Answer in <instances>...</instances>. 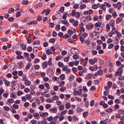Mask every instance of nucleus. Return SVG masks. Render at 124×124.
I'll use <instances>...</instances> for the list:
<instances>
[{
  "label": "nucleus",
  "mask_w": 124,
  "mask_h": 124,
  "mask_svg": "<svg viewBox=\"0 0 124 124\" xmlns=\"http://www.w3.org/2000/svg\"><path fill=\"white\" fill-rule=\"evenodd\" d=\"M71 16H75L76 18H78L80 17V13L79 12H76V10H73L71 12Z\"/></svg>",
  "instance_id": "obj_1"
},
{
  "label": "nucleus",
  "mask_w": 124,
  "mask_h": 124,
  "mask_svg": "<svg viewBox=\"0 0 124 124\" xmlns=\"http://www.w3.org/2000/svg\"><path fill=\"white\" fill-rule=\"evenodd\" d=\"M40 116L41 117H43V118H45V117L48 115V114L47 112H43L40 111L39 112Z\"/></svg>",
  "instance_id": "obj_2"
},
{
  "label": "nucleus",
  "mask_w": 124,
  "mask_h": 124,
  "mask_svg": "<svg viewBox=\"0 0 124 124\" xmlns=\"http://www.w3.org/2000/svg\"><path fill=\"white\" fill-rule=\"evenodd\" d=\"M93 27V24L92 23H88L86 26V28L88 30L92 29Z\"/></svg>",
  "instance_id": "obj_3"
},
{
  "label": "nucleus",
  "mask_w": 124,
  "mask_h": 124,
  "mask_svg": "<svg viewBox=\"0 0 124 124\" xmlns=\"http://www.w3.org/2000/svg\"><path fill=\"white\" fill-rule=\"evenodd\" d=\"M122 5L121 3L118 2L116 4H113V6L114 8H117L119 9L121 8Z\"/></svg>",
  "instance_id": "obj_4"
},
{
  "label": "nucleus",
  "mask_w": 124,
  "mask_h": 124,
  "mask_svg": "<svg viewBox=\"0 0 124 124\" xmlns=\"http://www.w3.org/2000/svg\"><path fill=\"white\" fill-rule=\"evenodd\" d=\"M97 61V59L96 58H94L93 60L90 59L89 60V62L91 64L93 65Z\"/></svg>",
  "instance_id": "obj_5"
},
{
  "label": "nucleus",
  "mask_w": 124,
  "mask_h": 124,
  "mask_svg": "<svg viewBox=\"0 0 124 124\" xmlns=\"http://www.w3.org/2000/svg\"><path fill=\"white\" fill-rule=\"evenodd\" d=\"M24 66L23 64L22 61L19 62L17 64V66L19 69H21Z\"/></svg>",
  "instance_id": "obj_6"
},
{
  "label": "nucleus",
  "mask_w": 124,
  "mask_h": 124,
  "mask_svg": "<svg viewBox=\"0 0 124 124\" xmlns=\"http://www.w3.org/2000/svg\"><path fill=\"white\" fill-rule=\"evenodd\" d=\"M70 52L72 54H77L78 52V50L77 49L74 48H72L70 50Z\"/></svg>",
  "instance_id": "obj_7"
},
{
  "label": "nucleus",
  "mask_w": 124,
  "mask_h": 124,
  "mask_svg": "<svg viewBox=\"0 0 124 124\" xmlns=\"http://www.w3.org/2000/svg\"><path fill=\"white\" fill-rule=\"evenodd\" d=\"M50 111L53 113H56L57 111V108L56 107H54L51 108L49 109Z\"/></svg>",
  "instance_id": "obj_8"
},
{
  "label": "nucleus",
  "mask_w": 124,
  "mask_h": 124,
  "mask_svg": "<svg viewBox=\"0 0 124 124\" xmlns=\"http://www.w3.org/2000/svg\"><path fill=\"white\" fill-rule=\"evenodd\" d=\"M93 12V11L92 10L90 9L88 11H84V14L85 15H86L88 14H91Z\"/></svg>",
  "instance_id": "obj_9"
},
{
  "label": "nucleus",
  "mask_w": 124,
  "mask_h": 124,
  "mask_svg": "<svg viewBox=\"0 0 124 124\" xmlns=\"http://www.w3.org/2000/svg\"><path fill=\"white\" fill-rule=\"evenodd\" d=\"M42 66L43 69H44L47 68L48 64L46 61L44 62L42 64Z\"/></svg>",
  "instance_id": "obj_10"
},
{
  "label": "nucleus",
  "mask_w": 124,
  "mask_h": 124,
  "mask_svg": "<svg viewBox=\"0 0 124 124\" xmlns=\"http://www.w3.org/2000/svg\"><path fill=\"white\" fill-rule=\"evenodd\" d=\"M115 22V20L113 19L110 20L109 22V23L112 28L114 27Z\"/></svg>",
  "instance_id": "obj_11"
},
{
  "label": "nucleus",
  "mask_w": 124,
  "mask_h": 124,
  "mask_svg": "<svg viewBox=\"0 0 124 124\" xmlns=\"http://www.w3.org/2000/svg\"><path fill=\"white\" fill-rule=\"evenodd\" d=\"M62 23L65 24L67 26H68L69 25V23L68 22L67 20H62Z\"/></svg>",
  "instance_id": "obj_12"
},
{
  "label": "nucleus",
  "mask_w": 124,
  "mask_h": 124,
  "mask_svg": "<svg viewBox=\"0 0 124 124\" xmlns=\"http://www.w3.org/2000/svg\"><path fill=\"white\" fill-rule=\"evenodd\" d=\"M3 80L6 86H9L10 85V83L9 81L5 78H4Z\"/></svg>",
  "instance_id": "obj_13"
},
{
  "label": "nucleus",
  "mask_w": 124,
  "mask_h": 124,
  "mask_svg": "<svg viewBox=\"0 0 124 124\" xmlns=\"http://www.w3.org/2000/svg\"><path fill=\"white\" fill-rule=\"evenodd\" d=\"M93 76V75L92 74H88L86 76L85 78L87 79H89L91 78Z\"/></svg>",
  "instance_id": "obj_14"
},
{
  "label": "nucleus",
  "mask_w": 124,
  "mask_h": 124,
  "mask_svg": "<svg viewBox=\"0 0 124 124\" xmlns=\"http://www.w3.org/2000/svg\"><path fill=\"white\" fill-rule=\"evenodd\" d=\"M24 84L26 86H29L31 85V82L28 79L24 81Z\"/></svg>",
  "instance_id": "obj_15"
},
{
  "label": "nucleus",
  "mask_w": 124,
  "mask_h": 124,
  "mask_svg": "<svg viewBox=\"0 0 124 124\" xmlns=\"http://www.w3.org/2000/svg\"><path fill=\"white\" fill-rule=\"evenodd\" d=\"M102 27H95V29L97 30L98 32H102Z\"/></svg>",
  "instance_id": "obj_16"
},
{
  "label": "nucleus",
  "mask_w": 124,
  "mask_h": 124,
  "mask_svg": "<svg viewBox=\"0 0 124 124\" xmlns=\"http://www.w3.org/2000/svg\"><path fill=\"white\" fill-rule=\"evenodd\" d=\"M101 25L102 23H101L99 22H98L95 23V27H101Z\"/></svg>",
  "instance_id": "obj_17"
},
{
  "label": "nucleus",
  "mask_w": 124,
  "mask_h": 124,
  "mask_svg": "<svg viewBox=\"0 0 124 124\" xmlns=\"http://www.w3.org/2000/svg\"><path fill=\"white\" fill-rule=\"evenodd\" d=\"M58 108L60 110L62 111L64 109V107L63 105L61 104L59 106Z\"/></svg>",
  "instance_id": "obj_18"
},
{
  "label": "nucleus",
  "mask_w": 124,
  "mask_h": 124,
  "mask_svg": "<svg viewBox=\"0 0 124 124\" xmlns=\"http://www.w3.org/2000/svg\"><path fill=\"white\" fill-rule=\"evenodd\" d=\"M65 106L66 108L67 109H69L71 107L70 104L68 102H67L65 104Z\"/></svg>",
  "instance_id": "obj_19"
},
{
  "label": "nucleus",
  "mask_w": 124,
  "mask_h": 124,
  "mask_svg": "<svg viewBox=\"0 0 124 124\" xmlns=\"http://www.w3.org/2000/svg\"><path fill=\"white\" fill-rule=\"evenodd\" d=\"M117 83L118 84L120 85L121 87H122L124 85V83L122 81L120 80L118 81Z\"/></svg>",
  "instance_id": "obj_20"
},
{
  "label": "nucleus",
  "mask_w": 124,
  "mask_h": 124,
  "mask_svg": "<svg viewBox=\"0 0 124 124\" xmlns=\"http://www.w3.org/2000/svg\"><path fill=\"white\" fill-rule=\"evenodd\" d=\"M112 16L109 14H108L106 16V19L107 20H109L112 17Z\"/></svg>",
  "instance_id": "obj_21"
},
{
  "label": "nucleus",
  "mask_w": 124,
  "mask_h": 124,
  "mask_svg": "<svg viewBox=\"0 0 124 124\" xmlns=\"http://www.w3.org/2000/svg\"><path fill=\"white\" fill-rule=\"evenodd\" d=\"M33 116L34 117L37 118V119H39L40 118L39 114L38 113H34L33 114Z\"/></svg>",
  "instance_id": "obj_22"
},
{
  "label": "nucleus",
  "mask_w": 124,
  "mask_h": 124,
  "mask_svg": "<svg viewBox=\"0 0 124 124\" xmlns=\"http://www.w3.org/2000/svg\"><path fill=\"white\" fill-rule=\"evenodd\" d=\"M20 46L23 49L25 50L26 49V46L23 43L20 44Z\"/></svg>",
  "instance_id": "obj_23"
},
{
  "label": "nucleus",
  "mask_w": 124,
  "mask_h": 124,
  "mask_svg": "<svg viewBox=\"0 0 124 124\" xmlns=\"http://www.w3.org/2000/svg\"><path fill=\"white\" fill-rule=\"evenodd\" d=\"M122 18H121L120 17L117 18L116 20V23H120L123 20Z\"/></svg>",
  "instance_id": "obj_24"
},
{
  "label": "nucleus",
  "mask_w": 124,
  "mask_h": 124,
  "mask_svg": "<svg viewBox=\"0 0 124 124\" xmlns=\"http://www.w3.org/2000/svg\"><path fill=\"white\" fill-rule=\"evenodd\" d=\"M106 111L108 114H110L112 112L113 110L111 108H108L105 110Z\"/></svg>",
  "instance_id": "obj_25"
},
{
  "label": "nucleus",
  "mask_w": 124,
  "mask_h": 124,
  "mask_svg": "<svg viewBox=\"0 0 124 124\" xmlns=\"http://www.w3.org/2000/svg\"><path fill=\"white\" fill-rule=\"evenodd\" d=\"M118 113L120 114L123 115L124 114V110L123 109H119L118 110Z\"/></svg>",
  "instance_id": "obj_26"
},
{
  "label": "nucleus",
  "mask_w": 124,
  "mask_h": 124,
  "mask_svg": "<svg viewBox=\"0 0 124 124\" xmlns=\"http://www.w3.org/2000/svg\"><path fill=\"white\" fill-rule=\"evenodd\" d=\"M69 79L70 81H72L75 78L74 76L73 75H70L69 77Z\"/></svg>",
  "instance_id": "obj_27"
},
{
  "label": "nucleus",
  "mask_w": 124,
  "mask_h": 124,
  "mask_svg": "<svg viewBox=\"0 0 124 124\" xmlns=\"http://www.w3.org/2000/svg\"><path fill=\"white\" fill-rule=\"evenodd\" d=\"M63 57L61 55H59L56 57L55 60L57 61H58L59 60L61 59Z\"/></svg>",
  "instance_id": "obj_28"
},
{
  "label": "nucleus",
  "mask_w": 124,
  "mask_h": 124,
  "mask_svg": "<svg viewBox=\"0 0 124 124\" xmlns=\"http://www.w3.org/2000/svg\"><path fill=\"white\" fill-rule=\"evenodd\" d=\"M40 43V42L39 40H35L33 42V44L34 45H36L37 44L39 45Z\"/></svg>",
  "instance_id": "obj_29"
},
{
  "label": "nucleus",
  "mask_w": 124,
  "mask_h": 124,
  "mask_svg": "<svg viewBox=\"0 0 124 124\" xmlns=\"http://www.w3.org/2000/svg\"><path fill=\"white\" fill-rule=\"evenodd\" d=\"M97 35V33L96 32H93L91 34V36L93 38H95L94 36Z\"/></svg>",
  "instance_id": "obj_30"
},
{
  "label": "nucleus",
  "mask_w": 124,
  "mask_h": 124,
  "mask_svg": "<svg viewBox=\"0 0 124 124\" xmlns=\"http://www.w3.org/2000/svg\"><path fill=\"white\" fill-rule=\"evenodd\" d=\"M59 77L61 79L63 80L65 79V75L64 74H62L60 75Z\"/></svg>",
  "instance_id": "obj_31"
},
{
  "label": "nucleus",
  "mask_w": 124,
  "mask_h": 124,
  "mask_svg": "<svg viewBox=\"0 0 124 124\" xmlns=\"http://www.w3.org/2000/svg\"><path fill=\"white\" fill-rule=\"evenodd\" d=\"M26 75H23V78L22 79V80L23 81H25L27 80L28 78L26 77Z\"/></svg>",
  "instance_id": "obj_32"
},
{
  "label": "nucleus",
  "mask_w": 124,
  "mask_h": 124,
  "mask_svg": "<svg viewBox=\"0 0 124 124\" xmlns=\"http://www.w3.org/2000/svg\"><path fill=\"white\" fill-rule=\"evenodd\" d=\"M31 64L29 63L27 64L26 67L25 68V69L26 70H27L29 69L30 68Z\"/></svg>",
  "instance_id": "obj_33"
},
{
  "label": "nucleus",
  "mask_w": 124,
  "mask_h": 124,
  "mask_svg": "<svg viewBox=\"0 0 124 124\" xmlns=\"http://www.w3.org/2000/svg\"><path fill=\"white\" fill-rule=\"evenodd\" d=\"M52 58H49V60L48 61V62H47V64H48L49 66H51L52 65Z\"/></svg>",
  "instance_id": "obj_34"
},
{
  "label": "nucleus",
  "mask_w": 124,
  "mask_h": 124,
  "mask_svg": "<svg viewBox=\"0 0 124 124\" xmlns=\"http://www.w3.org/2000/svg\"><path fill=\"white\" fill-rule=\"evenodd\" d=\"M45 14L46 15H48L50 12V9L49 8H48L46 9Z\"/></svg>",
  "instance_id": "obj_35"
},
{
  "label": "nucleus",
  "mask_w": 124,
  "mask_h": 124,
  "mask_svg": "<svg viewBox=\"0 0 124 124\" xmlns=\"http://www.w3.org/2000/svg\"><path fill=\"white\" fill-rule=\"evenodd\" d=\"M105 4H102L101 6V8L104 11H105L106 10V7Z\"/></svg>",
  "instance_id": "obj_36"
},
{
  "label": "nucleus",
  "mask_w": 124,
  "mask_h": 124,
  "mask_svg": "<svg viewBox=\"0 0 124 124\" xmlns=\"http://www.w3.org/2000/svg\"><path fill=\"white\" fill-rule=\"evenodd\" d=\"M86 7V5L85 4H82L80 6V8L81 9H83L85 8Z\"/></svg>",
  "instance_id": "obj_37"
},
{
  "label": "nucleus",
  "mask_w": 124,
  "mask_h": 124,
  "mask_svg": "<svg viewBox=\"0 0 124 124\" xmlns=\"http://www.w3.org/2000/svg\"><path fill=\"white\" fill-rule=\"evenodd\" d=\"M89 114L88 112V111L84 112L83 113V116L85 118Z\"/></svg>",
  "instance_id": "obj_38"
},
{
  "label": "nucleus",
  "mask_w": 124,
  "mask_h": 124,
  "mask_svg": "<svg viewBox=\"0 0 124 124\" xmlns=\"http://www.w3.org/2000/svg\"><path fill=\"white\" fill-rule=\"evenodd\" d=\"M45 107L46 109H48L51 107V104H46Z\"/></svg>",
  "instance_id": "obj_39"
},
{
  "label": "nucleus",
  "mask_w": 124,
  "mask_h": 124,
  "mask_svg": "<svg viewBox=\"0 0 124 124\" xmlns=\"http://www.w3.org/2000/svg\"><path fill=\"white\" fill-rule=\"evenodd\" d=\"M65 82L63 81H62L60 83V84L59 85V87H63L64 85Z\"/></svg>",
  "instance_id": "obj_40"
},
{
  "label": "nucleus",
  "mask_w": 124,
  "mask_h": 124,
  "mask_svg": "<svg viewBox=\"0 0 124 124\" xmlns=\"http://www.w3.org/2000/svg\"><path fill=\"white\" fill-rule=\"evenodd\" d=\"M49 40L50 42L52 43H54L55 42V39L54 38H52L49 39Z\"/></svg>",
  "instance_id": "obj_41"
},
{
  "label": "nucleus",
  "mask_w": 124,
  "mask_h": 124,
  "mask_svg": "<svg viewBox=\"0 0 124 124\" xmlns=\"http://www.w3.org/2000/svg\"><path fill=\"white\" fill-rule=\"evenodd\" d=\"M44 85L47 89H50V87L49 86V84L48 83L46 82L45 83Z\"/></svg>",
  "instance_id": "obj_42"
},
{
  "label": "nucleus",
  "mask_w": 124,
  "mask_h": 124,
  "mask_svg": "<svg viewBox=\"0 0 124 124\" xmlns=\"http://www.w3.org/2000/svg\"><path fill=\"white\" fill-rule=\"evenodd\" d=\"M78 22L77 20H75L73 23V25L75 27H76L78 25Z\"/></svg>",
  "instance_id": "obj_43"
},
{
  "label": "nucleus",
  "mask_w": 124,
  "mask_h": 124,
  "mask_svg": "<svg viewBox=\"0 0 124 124\" xmlns=\"http://www.w3.org/2000/svg\"><path fill=\"white\" fill-rule=\"evenodd\" d=\"M14 11V9L13 8H9L8 10V12L9 14H10L12 13V12H13Z\"/></svg>",
  "instance_id": "obj_44"
},
{
  "label": "nucleus",
  "mask_w": 124,
  "mask_h": 124,
  "mask_svg": "<svg viewBox=\"0 0 124 124\" xmlns=\"http://www.w3.org/2000/svg\"><path fill=\"white\" fill-rule=\"evenodd\" d=\"M26 99L28 100L30 99L31 98V94H27L26 95Z\"/></svg>",
  "instance_id": "obj_45"
},
{
  "label": "nucleus",
  "mask_w": 124,
  "mask_h": 124,
  "mask_svg": "<svg viewBox=\"0 0 124 124\" xmlns=\"http://www.w3.org/2000/svg\"><path fill=\"white\" fill-rule=\"evenodd\" d=\"M58 65L60 67L63 66L64 65L63 63L60 61L58 62Z\"/></svg>",
  "instance_id": "obj_46"
},
{
  "label": "nucleus",
  "mask_w": 124,
  "mask_h": 124,
  "mask_svg": "<svg viewBox=\"0 0 124 124\" xmlns=\"http://www.w3.org/2000/svg\"><path fill=\"white\" fill-rule=\"evenodd\" d=\"M8 38H2L0 39V40L4 42L7 41L8 40Z\"/></svg>",
  "instance_id": "obj_47"
},
{
  "label": "nucleus",
  "mask_w": 124,
  "mask_h": 124,
  "mask_svg": "<svg viewBox=\"0 0 124 124\" xmlns=\"http://www.w3.org/2000/svg\"><path fill=\"white\" fill-rule=\"evenodd\" d=\"M52 80L54 81H58V78L54 76L52 77Z\"/></svg>",
  "instance_id": "obj_48"
},
{
  "label": "nucleus",
  "mask_w": 124,
  "mask_h": 124,
  "mask_svg": "<svg viewBox=\"0 0 124 124\" xmlns=\"http://www.w3.org/2000/svg\"><path fill=\"white\" fill-rule=\"evenodd\" d=\"M27 117L29 119H31L32 117V115L30 113H29L27 114Z\"/></svg>",
  "instance_id": "obj_49"
},
{
  "label": "nucleus",
  "mask_w": 124,
  "mask_h": 124,
  "mask_svg": "<svg viewBox=\"0 0 124 124\" xmlns=\"http://www.w3.org/2000/svg\"><path fill=\"white\" fill-rule=\"evenodd\" d=\"M116 33L119 38L121 37L122 36L121 33L117 31H116Z\"/></svg>",
  "instance_id": "obj_50"
},
{
  "label": "nucleus",
  "mask_w": 124,
  "mask_h": 124,
  "mask_svg": "<svg viewBox=\"0 0 124 124\" xmlns=\"http://www.w3.org/2000/svg\"><path fill=\"white\" fill-rule=\"evenodd\" d=\"M71 36L69 35L67 33L66 34H65L63 38L65 39H67L68 38H70L71 37Z\"/></svg>",
  "instance_id": "obj_51"
},
{
  "label": "nucleus",
  "mask_w": 124,
  "mask_h": 124,
  "mask_svg": "<svg viewBox=\"0 0 124 124\" xmlns=\"http://www.w3.org/2000/svg\"><path fill=\"white\" fill-rule=\"evenodd\" d=\"M115 10L113 8H109V11L110 13H112L114 12Z\"/></svg>",
  "instance_id": "obj_52"
},
{
  "label": "nucleus",
  "mask_w": 124,
  "mask_h": 124,
  "mask_svg": "<svg viewBox=\"0 0 124 124\" xmlns=\"http://www.w3.org/2000/svg\"><path fill=\"white\" fill-rule=\"evenodd\" d=\"M68 69V67L66 65H65L64 66H63L62 70L63 71H66V70Z\"/></svg>",
  "instance_id": "obj_53"
},
{
  "label": "nucleus",
  "mask_w": 124,
  "mask_h": 124,
  "mask_svg": "<svg viewBox=\"0 0 124 124\" xmlns=\"http://www.w3.org/2000/svg\"><path fill=\"white\" fill-rule=\"evenodd\" d=\"M82 79L80 78H78L76 79V81L79 83H81L82 81Z\"/></svg>",
  "instance_id": "obj_54"
},
{
  "label": "nucleus",
  "mask_w": 124,
  "mask_h": 124,
  "mask_svg": "<svg viewBox=\"0 0 124 124\" xmlns=\"http://www.w3.org/2000/svg\"><path fill=\"white\" fill-rule=\"evenodd\" d=\"M97 74L99 75H101L103 73V71L102 70H98L97 72Z\"/></svg>",
  "instance_id": "obj_55"
},
{
  "label": "nucleus",
  "mask_w": 124,
  "mask_h": 124,
  "mask_svg": "<svg viewBox=\"0 0 124 124\" xmlns=\"http://www.w3.org/2000/svg\"><path fill=\"white\" fill-rule=\"evenodd\" d=\"M80 40V41L82 42V43L83 42H84L85 41V39L84 38H83L81 36H80L79 37Z\"/></svg>",
  "instance_id": "obj_56"
},
{
  "label": "nucleus",
  "mask_w": 124,
  "mask_h": 124,
  "mask_svg": "<svg viewBox=\"0 0 124 124\" xmlns=\"http://www.w3.org/2000/svg\"><path fill=\"white\" fill-rule=\"evenodd\" d=\"M70 58L69 56H68L67 57H65L64 59V61L65 62H67L69 61V59Z\"/></svg>",
  "instance_id": "obj_57"
},
{
  "label": "nucleus",
  "mask_w": 124,
  "mask_h": 124,
  "mask_svg": "<svg viewBox=\"0 0 124 124\" xmlns=\"http://www.w3.org/2000/svg\"><path fill=\"white\" fill-rule=\"evenodd\" d=\"M119 108V105L117 104H115L114 107V109L116 110L118 109Z\"/></svg>",
  "instance_id": "obj_58"
},
{
  "label": "nucleus",
  "mask_w": 124,
  "mask_h": 124,
  "mask_svg": "<svg viewBox=\"0 0 124 124\" xmlns=\"http://www.w3.org/2000/svg\"><path fill=\"white\" fill-rule=\"evenodd\" d=\"M104 4L105 6H107L108 8L111 7V5L107 2H105Z\"/></svg>",
  "instance_id": "obj_59"
},
{
  "label": "nucleus",
  "mask_w": 124,
  "mask_h": 124,
  "mask_svg": "<svg viewBox=\"0 0 124 124\" xmlns=\"http://www.w3.org/2000/svg\"><path fill=\"white\" fill-rule=\"evenodd\" d=\"M8 101L10 103H12L14 102V100L13 99H9L8 100Z\"/></svg>",
  "instance_id": "obj_60"
},
{
  "label": "nucleus",
  "mask_w": 124,
  "mask_h": 124,
  "mask_svg": "<svg viewBox=\"0 0 124 124\" xmlns=\"http://www.w3.org/2000/svg\"><path fill=\"white\" fill-rule=\"evenodd\" d=\"M115 102L116 104H119L121 102L120 100L118 99H116L115 100Z\"/></svg>",
  "instance_id": "obj_61"
},
{
  "label": "nucleus",
  "mask_w": 124,
  "mask_h": 124,
  "mask_svg": "<svg viewBox=\"0 0 124 124\" xmlns=\"http://www.w3.org/2000/svg\"><path fill=\"white\" fill-rule=\"evenodd\" d=\"M4 109L6 111H8L10 109L7 106H4Z\"/></svg>",
  "instance_id": "obj_62"
},
{
  "label": "nucleus",
  "mask_w": 124,
  "mask_h": 124,
  "mask_svg": "<svg viewBox=\"0 0 124 124\" xmlns=\"http://www.w3.org/2000/svg\"><path fill=\"white\" fill-rule=\"evenodd\" d=\"M113 41V40L110 38H108L107 41V43L108 44H109L111 43Z\"/></svg>",
  "instance_id": "obj_63"
},
{
  "label": "nucleus",
  "mask_w": 124,
  "mask_h": 124,
  "mask_svg": "<svg viewBox=\"0 0 124 124\" xmlns=\"http://www.w3.org/2000/svg\"><path fill=\"white\" fill-rule=\"evenodd\" d=\"M40 67L39 65H36L34 66V67L35 70H38L40 68Z\"/></svg>",
  "instance_id": "obj_64"
}]
</instances>
